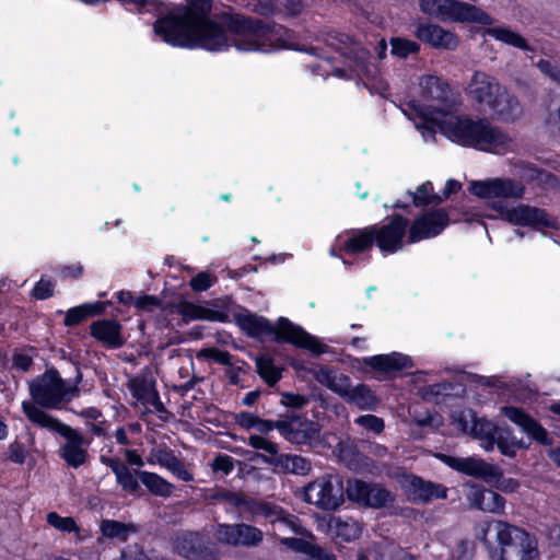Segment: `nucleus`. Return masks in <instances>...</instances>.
Segmentation results:
<instances>
[{
	"label": "nucleus",
	"instance_id": "nucleus-25",
	"mask_svg": "<svg viewBox=\"0 0 560 560\" xmlns=\"http://www.w3.org/2000/svg\"><path fill=\"white\" fill-rule=\"evenodd\" d=\"M210 500L225 503L235 509L240 516L248 515L252 517L258 499L247 495L242 491L233 492L225 489H217L210 495Z\"/></svg>",
	"mask_w": 560,
	"mask_h": 560
},
{
	"label": "nucleus",
	"instance_id": "nucleus-14",
	"mask_svg": "<svg viewBox=\"0 0 560 560\" xmlns=\"http://www.w3.org/2000/svg\"><path fill=\"white\" fill-rule=\"evenodd\" d=\"M346 491L349 500L365 508L382 509L390 506L395 501V493L389 489L359 479L348 481Z\"/></svg>",
	"mask_w": 560,
	"mask_h": 560
},
{
	"label": "nucleus",
	"instance_id": "nucleus-13",
	"mask_svg": "<svg viewBox=\"0 0 560 560\" xmlns=\"http://www.w3.org/2000/svg\"><path fill=\"white\" fill-rule=\"evenodd\" d=\"M494 529L500 548L489 547L491 560H504L505 546H514L516 556L538 551L536 539L525 530L502 521L495 522Z\"/></svg>",
	"mask_w": 560,
	"mask_h": 560
},
{
	"label": "nucleus",
	"instance_id": "nucleus-20",
	"mask_svg": "<svg viewBox=\"0 0 560 560\" xmlns=\"http://www.w3.org/2000/svg\"><path fill=\"white\" fill-rule=\"evenodd\" d=\"M278 430L291 443L306 444L318 435V425L299 416L278 420Z\"/></svg>",
	"mask_w": 560,
	"mask_h": 560
},
{
	"label": "nucleus",
	"instance_id": "nucleus-38",
	"mask_svg": "<svg viewBox=\"0 0 560 560\" xmlns=\"http://www.w3.org/2000/svg\"><path fill=\"white\" fill-rule=\"evenodd\" d=\"M343 399L351 405L357 406L359 409L372 410L378 404L376 396L364 384H359L354 387L350 385Z\"/></svg>",
	"mask_w": 560,
	"mask_h": 560
},
{
	"label": "nucleus",
	"instance_id": "nucleus-45",
	"mask_svg": "<svg viewBox=\"0 0 560 560\" xmlns=\"http://www.w3.org/2000/svg\"><path fill=\"white\" fill-rule=\"evenodd\" d=\"M545 127L551 135L560 137V95L552 96L547 105Z\"/></svg>",
	"mask_w": 560,
	"mask_h": 560
},
{
	"label": "nucleus",
	"instance_id": "nucleus-5",
	"mask_svg": "<svg viewBox=\"0 0 560 560\" xmlns=\"http://www.w3.org/2000/svg\"><path fill=\"white\" fill-rule=\"evenodd\" d=\"M23 411L33 423L59 433L65 438V443L60 446V457L72 468H79L84 465L89 458L88 447L91 440L85 439L80 432L58 419L49 416L30 401L22 404Z\"/></svg>",
	"mask_w": 560,
	"mask_h": 560
},
{
	"label": "nucleus",
	"instance_id": "nucleus-57",
	"mask_svg": "<svg viewBox=\"0 0 560 560\" xmlns=\"http://www.w3.org/2000/svg\"><path fill=\"white\" fill-rule=\"evenodd\" d=\"M475 551V544L469 539H462L458 541L454 555L458 560H467L472 557Z\"/></svg>",
	"mask_w": 560,
	"mask_h": 560
},
{
	"label": "nucleus",
	"instance_id": "nucleus-8",
	"mask_svg": "<svg viewBox=\"0 0 560 560\" xmlns=\"http://www.w3.org/2000/svg\"><path fill=\"white\" fill-rule=\"evenodd\" d=\"M422 100L427 103L420 113L438 116H452L451 112L458 105L450 85L435 75H422L419 79Z\"/></svg>",
	"mask_w": 560,
	"mask_h": 560
},
{
	"label": "nucleus",
	"instance_id": "nucleus-33",
	"mask_svg": "<svg viewBox=\"0 0 560 560\" xmlns=\"http://www.w3.org/2000/svg\"><path fill=\"white\" fill-rule=\"evenodd\" d=\"M327 44L339 50L342 55L353 58L359 63H363L369 57V51L346 34H330L327 38Z\"/></svg>",
	"mask_w": 560,
	"mask_h": 560
},
{
	"label": "nucleus",
	"instance_id": "nucleus-29",
	"mask_svg": "<svg viewBox=\"0 0 560 560\" xmlns=\"http://www.w3.org/2000/svg\"><path fill=\"white\" fill-rule=\"evenodd\" d=\"M311 373L320 385L327 387L335 394L339 395L341 398L347 395V390L351 385L350 378L347 375L338 373L328 368L319 366L313 369Z\"/></svg>",
	"mask_w": 560,
	"mask_h": 560
},
{
	"label": "nucleus",
	"instance_id": "nucleus-46",
	"mask_svg": "<svg viewBox=\"0 0 560 560\" xmlns=\"http://www.w3.org/2000/svg\"><path fill=\"white\" fill-rule=\"evenodd\" d=\"M432 184L427 182L418 187L417 191L413 194V203L417 207L425 206V205H440L443 201V198L438 194H432Z\"/></svg>",
	"mask_w": 560,
	"mask_h": 560
},
{
	"label": "nucleus",
	"instance_id": "nucleus-4",
	"mask_svg": "<svg viewBox=\"0 0 560 560\" xmlns=\"http://www.w3.org/2000/svg\"><path fill=\"white\" fill-rule=\"evenodd\" d=\"M236 323L248 336L260 337L265 334H275L277 339L306 349L316 355L324 353L327 348L317 338L307 334L302 327L292 324L284 317L279 318L276 326H271L264 317L253 314H243L236 316Z\"/></svg>",
	"mask_w": 560,
	"mask_h": 560
},
{
	"label": "nucleus",
	"instance_id": "nucleus-27",
	"mask_svg": "<svg viewBox=\"0 0 560 560\" xmlns=\"http://www.w3.org/2000/svg\"><path fill=\"white\" fill-rule=\"evenodd\" d=\"M458 423L464 432L481 440L482 444L488 443L493 438L497 428L487 420H477L471 410L462 412L458 417Z\"/></svg>",
	"mask_w": 560,
	"mask_h": 560
},
{
	"label": "nucleus",
	"instance_id": "nucleus-9",
	"mask_svg": "<svg viewBox=\"0 0 560 560\" xmlns=\"http://www.w3.org/2000/svg\"><path fill=\"white\" fill-rule=\"evenodd\" d=\"M213 536L219 545L230 548L255 549L265 540V534L259 527L244 522L219 523L214 527Z\"/></svg>",
	"mask_w": 560,
	"mask_h": 560
},
{
	"label": "nucleus",
	"instance_id": "nucleus-17",
	"mask_svg": "<svg viewBox=\"0 0 560 560\" xmlns=\"http://www.w3.org/2000/svg\"><path fill=\"white\" fill-rule=\"evenodd\" d=\"M408 220L401 215H395L387 224L373 225V233L378 248L383 252L394 253L402 249V237L406 233Z\"/></svg>",
	"mask_w": 560,
	"mask_h": 560
},
{
	"label": "nucleus",
	"instance_id": "nucleus-43",
	"mask_svg": "<svg viewBox=\"0 0 560 560\" xmlns=\"http://www.w3.org/2000/svg\"><path fill=\"white\" fill-rule=\"evenodd\" d=\"M256 368L259 376L273 386L281 378V370L273 364L271 357L262 354L256 359Z\"/></svg>",
	"mask_w": 560,
	"mask_h": 560
},
{
	"label": "nucleus",
	"instance_id": "nucleus-21",
	"mask_svg": "<svg viewBox=\"0 0 560 560\" xmlns=\"http://www.w3.org/2000/svg\"><path fill=\"white\" fill-rule=\"evenodd\" d=\"M444 462L453 469L472 476L481 478L486 481H492L499 479L502 474L501 470L492 464L485 462L481 458L476 457H452L444 456Z\"/></svg>",
	"mask_w": 560,
	"mask_h": 560
},
{
	"label": "nucleus",
	"instance_id": "nucleus-40",
	"mask_svg": "<svg viewBox=\"0 0 560 560\" xmlns=\"http://www.w3.org/2000/svg\"><path fill=\"white\" fill-rule=\"evenodd\" d=\"M137 475L148 490L155 495L168 498L174 491L172 483L154 472L137 471Z\"/></svg>",
	"mask_w": 560,
	"mask_h": 560
},
{
	"label": "nucleus",
	"instance_id": "nucleus-54",
	"mask_svg": "<svg viewBox=\"0 0 560 560\" xmlns=\"http://www.w3.org/2000/svg\"><path fill=\"white\" fill-rule=\"evenodd\" d=\"M355 423L374 433H381L384 430L383 419L373 415L360 416L355 419Z\"/></svg>",
	"mask_w": 560,
	"mask_h": 560
},
{
	"label": "nucleus",
	"instance_id": "nucleus-55",
	"mask_svg": "<svg viewBox=\"0 0 560 560\" xmlns=\"http://www.w3.org/2000/svg\"><path fill=\"white\" fill-rule=\"evenodd\" d=\"M199 355L205 358L212 359L213 361L223 364L230 365L232 364V357L228 351H223L217 348H207L200 351Z\"/></svg>",
	"mask_w": 560,
	"mask_h": 560
},
{
	"label": "nucleus",
	"instance_id": "nucleus-58",
	"mask_svg": "<svg viewBox=\"0 0 560 560\" xmlns=\"http://www.w3.org/2000/svg\"><path fill=\"white\" fill-rule=\"evenodd\" d=\"M536 67L552 81L560 82V70L549 60L541 59L536 63Z\"/></svg>",
	"mask_w": 560,
	"mask_h": 560
},
{
	"label": "nucleus",
	"instance_id": "nucleus-52",
	"mask_svg": "<svg viewBox=\"0 0 560 560\" xmlns=\"http://www.w3.org/2000/svg\"><path fill=\"white\" fill-rule=\"evenodd\" d=\"M376 560H415V558L394 544H386L380 547Z\"/></svg>",
	"mask_w": 560,
	"mask_h": 560
},
{
	"label": "nucleus",
	"instance_id": "nucleus-56",
	"mask_svg": "<svg viewBox=\"0 0 560 560\" xmlns=\"http://www.w3.org/2000/svg\"><path fill=\"white\" fill-rule=\"evenodd\" d=\"M7 457L11 462L22 465L25 463L26 450L23 446V444L15 441L10 444V446L8 448Z\"/></svg>",
	"mask_w": 560,
	"mask_h": 560
},
{
	"label": "nucleus",
	"instance_id": "nucleus-63",
	"mask_svg": "<svg viewBox=\"0 0 560 560\" xmlns=\"http://www.w3.org/2000/svg\"><path fill=\"white\" fill-rule=\"evenodd\" d=\"M307 398L303 395L285 393L282 395L281 402L287 407L302 408L307 404Z\"/></svg>",
	"mask_w": 560,
	"mask_h": 560
},
{
	"label": "nucleus",
	"instance_id": "nucleus-51",
	"mask_svg": "<svg viewBox=\"0 0 560 560\" xmlns=\"http://www.w3.org/2000/svg\"><path fill=\"white\" fill-rule=\"evenodd\" d=\"M390 44L392 54L399 58H406L407 56L419 51V45L416 42L406 38H392Z\"/></svg>",
	"mask_w": 560,
	"mask_h": 560
},
{
	"label": "nucleus",
	"instance_id": "nucleus-34",
	"mask_svg": "<svg viewBox=\"0 0 560 560\" xmlns=\"http://www.w3.org/2000/svg\"><path fill=\"white\" fill-rule=\"evenodd\" d=\"M365 364L381 372H392L408 369L412 365L411 359L401 353L381 354L368 358Z\"/></svg>",
	"mask_w": 560,
	"mask_h": 560
},
{
	"label": "nucleus",
	"instance_id": "nucleus-1",
	"mask_svg": "<svg viewBox=\"0 0 560 560\" xmlns=\"http://www.w3.org/2000/svg\"><path fill=\"white\" fill-rule=\"evenodd\" d=\"M187 7L156 21L154 32L174 46H200L221 50L233 44L237 49H259L269 26L243 15H224L211 21V0H186Z\"/></svg>",
	"mask_w": 560,
	"mask_h": 560
},
{
	"label": "nucleus",
	"instance_id": "nucleus-12",
	"mask_svg": "<svg viewBox=\"0 0 560 560\" xmlns=\"http://www.w3.org/2000/svg\"><path fill=\"white\" fill-rule=\"evenodd\" d=\"M174 551L187 560H219L220 552L206 534L198 530L177 532L173 539Z\"/></svg>",
	"mask_w": 560,
	"mask_h": 560
},
{
	"label": "nucleus",
	"instance_id": "nucleus-16",
	"mask_svg": "<svg viewBox=\"0 0 560 560\" xmlns=\"http://www.w3.org/2000/svg\"><path fill=\"white\" fill-rule=\"evenodd\" d=\"M503 86L495 77L476 70L466 86V93L476 104L489 107Z\"/></svg>",
	"mask_w": 560,
	"mask_h": 560
},
{
	"label": "nucleus",
	"instance_id": "nucleus-26",
	"mask_svg": "<svg viewBox=\"0 0 560 560\" xmlns=\"http://www.w3.org/2000/svg\"><path fill=\"white\" fill-rule=\"evenodd\" d=\"M467 499L472 508L483 512L502 513L504 510L505 501L503 497L478 486L469 488Z\"/></svg>",
	"mask_w": 560,
	"mask_h": 560
},
{
	"label": "nucleus",
	"instance_id": "nucleus-50",
	"mask_svg": "<svg viewBox=\"0 0 560 560\" xmlns=\"http://www.w3.org/2000/svg\"><path fill=\"white\" fill-rule=\"evenodd\" d=\"M248 445H250L253 448L266 452L268 455L264 456L267 458H279L278 445L261 435H250L248 438Z\"/></svg>",
	"mask_w": 560,
	"mask_h": 560
},
{
	"label": "nucleus",
	"instance_id": "nucleus-30",
	"mask_svg": "<svg viewBox=\"0 0 560 560\" xmlns=\"http://www.w3.org/2000/svg\"><path fill=\"white\" fill-rule=\"evenodd\" d=\"M147 460L151 464H160L184 481H191L194 479L192 475L185 468L184 464L170 450H152Z\"/></svg>",
	"mask_w": 560,
	"mask_h": 560
},
{
	"label": "nucleus",
	"instance_id": "nucleus-18",
	"mask_svg": "<svg viewBox=\"0 0 560 560\" xmlns=\"http://www.w3.org/2000/svg\"><path fill=\"white\" fill-rule=\"evenodd\" d=\"M450 218L445 209L428 211L418 218L409 229V242L415 243L439 235L448 224Z\"/></svg>",
	"mask_w": 560,
	"mask_h": 560
},
{
	"label": "nucleus",
	"instance_id": "nucleus-3",
	"mask_svg": "<svg viewBox=\"0 0 560 560\" xmlns=\"http://www.w3.org/2000/svg\"><path fill=\"white\" fill-rule=\"evenodd\" d=\"M262 516L268 520L271 536L280 546L299 552L300 549L314 534L303 525L301 518L281 506L258 500L252 517Z\"/></svg>",
	"mask_w": 560,
	"mask_h": 560
},
{
	"label": "nucleus",
	"instance_id": "nucleus-7",
	"mask_svg": "<svg viewBox=\"0 0 560 560\" xmlns=\"http://www.w3.org/2000/svg\"><path fill=\"white\" fill-rule=\"evenodd\" d=\"M31 396L42 407L55 409L78 396L77 385L68 386L56 370H48L30 385Z\"/></svg>",
	"mask_w": 560,
	"mask_h": 560
},
{
	"label": "nucleus",
	"instance_id": "nucleus-61",
	"mask_svg": "<svg viewBox=\"0 0 560 560\" xmlns=\"http://www.w3.org/2000/svg\"><path fill=\"white\" fill-rule=\"evenodd\" d=\"M213 470L223 471L225 475L230 474L233 468V459L229 455H218L212 462Z\"/></svg>",
	"mask_w": 560,
	"mask_h": 560
},
{
	"label": "nucleus",
	"instance_id": "nucleus-59",
	"mask_svg": "<svg viewBox=\"0 0 560 560\" xmlns=\"http://www.w3.org/2000/svg\"><path fill=\"white\" fill-rule=\"evenodd\" d=\"M212 284V278L208 272H200L190 280V287L194 291H205Z\"/></svg>",
	"mask_w": 560,
	"mask_h": 560
},
{
	"label": "nucleus",
	"instance_id": "nucleus-49",
	"mask_svg": "<svg viewBox=\"0 0 560 560\" xmlns=\"http://www.w3.org/2000/svg\"><path fill=\"white\" fill-rule=\"evenodd\" d=\"M315 537L307 539L299 553H304L313 560H336V556L315 542Z\"/></svg>",
	"mask_w": 560,
	"mask_h": 560
},
{
	"label": "nucleus",
	"instance_id": "nucleus-48",
	"mask_svg": "<svg viewBox=\"0 0 560 560\" xmlns=\"http://www.w3.org/2000/svg\"><path fill=\"white\" fill-rule=\"evenodd\" d=\"M243 4L259 15H271L278 13V0H242Z\"/></svg>",
	"mask_w": 560,
	"mask_h": 560
},
{
	"label": "nucleus",
	"instance_id": "nucleus-41",
	"mask_svg": "<svg viewBox=\"0 0 560 560\" xmlns=\"http://www.w3.org/2000/svg\"><path fill=\"white\" fill-rule=\"evenodd\" d=\"M102 536L108 539L126 541L128 536L137 532L133 524L122 523L114 520H103L100 525Z\"/></svg>",
	"mask_w": 560,
	"mask_h": 560
},
{
	"label": "nucleus",
	"instance_id": "nucleus-32",
	"mask_svg": "<svg viewBox=\"0 0 560 560\" xmlns=\"http://www.w3.org/2000/svg\"><path fill=\"white\" fill-rule=\"evenodd\" d=\"M264 463L273 465L283 472H291L296 475H307L312 469L311 462L299 455H279V458H267L261 454H257Z\"/></svg>",
	"mask_w": 560,
	"mask_h": 560
},
{
	"label": "nucleus",
	"instance_id": "nucleus-37",
	"mask_svg": "<svg viewBox=\"0 0 560 560\" xmlns=\"http://www.w3.org/2000/svg\"><path fill=\"white\" fill-rule=\"evenodd\" d=\"M494 445L498 446L503 455L514 457L516 454L515 448L520 446V443L512 435L509 428L497 427L493 438H491L488 443L481 444L486 451H492Z\"/></svg>",
	"mask_w": 560,
	"mask_h": 560
},
{
	"label": "nucleus",
	"instance_id": "nucleus-42",
	"mask_svg": "<svg viewBox=\"0 0 560 560\" xmlns=\"http://www.w3.org/2000/svg\"><path fill=\"white\" fill-rule=\"evenodd\" d=\"M105 308L104 303L97 302L92 304H83L73 308H70L66 315L65 324L67 326H74L83 322L90 316H94L103 313Z\"/></svg>",
	"mask_w": 560,
	"mask_h": 560
},
{
	"label": "nucleus",
	"instance_id": "nucleus-15",
	"mask_svg": "<svg viewBox=\"0 0 560 560\" xmlns=\"http://www.w3.org/2000/svg\"><path fill=\"white\" fill-rule=\"evenodd\" d=\"M470 191L480 198L521 199L525 187L521 182L511 178H493L471 183Z\"/></svg>",
	"mask_w": 560,
	"mask_h": 560
},
{
	"label": "nucleus",
	"instance_id": "nucleus-19",
	"mask_svg": "<svg viewBox=\"0 0 560 560\" xmlns=\"http://www.w3.org/2000/svg\"><path fill=\"white\" fill-rule=\"evenodd\" d=\"M415 36L435 49L455 50L459 46L458 35L434 23H420L416 26Z\"/></svg>",
	"mask_w": 560,
	"mask_h": 560
},
{
	"label": "nucleus",
	"instance_id": "nucleus-2",
	"mask_svg": "<svg viewBox=\"0 0 560 560\" xmlns=\"http://www.w3.org/2000/svg\"><path fill=\"white\" fill-rule=\"evenodd\" d=\"M422 122L416 127L424 141L435 140L436 128L451 141L478 150L504 153L511 148L512 139L487 119L472 120L466 116H438L420 113Z\"/></svg>",
	"mask_w": 560,
	"mask_h": 560
},
{
	"label": "nucleus",
	"instance_id": "nucleus-24",
	"mask_svg": "<svg viewBox=\"0 0 560 560\" xmlns=\"http://www.w3.org/2000/svg\"><path fill=\"white\" fill-rule=\"evenodd\" d=\"M502 413L512 422L522 428L532 439L541 445H551L552 439L548 432L529 415L525 413L522 409L516 407H502Z\"/></svg>",
	"mask_w": 560,
	"mask_h": 560
},
{
	"label": "nucleus",
	"instance_id": "nucleus-28",
	"mask_svg": "<svg viewBox=\"0 0 560 560\" xmlns=\"http://www.w3.org/2000/svg\"><path fill=\"white\" fill-rule=\"evenodd\" d=\"M493 24L494 22L491 25H488L489 27L483 31V35L525 52L534 51V48L522 34L513 31L509 26Z\"/></svg>",
	"mask_w": 560,
	"mask_h": 560
},
{
	"label": "nucleus",
	"instance_id": "nucleus-31",
	"mask_svg": "<svg viewBox=\"0 0 560 560\" xmlns=\"http://www.w3.org/2000/svg\"><path fill=\"white\" fill-rule=\"evenodd\" d=\"M91 335L109 348H120L125 342L120 334V325L115 320L93 323Z\"/></svg>",
	"mask_w": 560,
	"mask_h": 560
},
{
	"label": "nucleus",
	"instance_id": "nucleus-47",
	"mask_svg": "<svg viewBox=\"0 0 560 560\" xmlns=\"http://www.w3.org/2000/svg\"><path fill=\"white\" fill-rule=\"evenodd\" d=\"M128 388L132 396L140 401H143L154 390L153 385L144 377L137 376L128 382Z\"/></svg>",
	"mask_w": 560,
	"mask_h": 560
},
{
	"label": "nucleus",
	"instance_id": "nucleus-23",
	"mask_svg": "<svg viewBox=\"0 0 560 560\" xmlns=\"http://www.w3.org/2000/svg\"><path fill=\"white\" fill-rule=\"evenodd\" d=\"M499 120L513 122L523 116V106L508 86H503L488 107Z\"/></svg>",
	"mask_w": 560,
	"mask_h": 560
},
{
	"label": "nucleus",
	"instance_id": "nucleus-62",
	"mask_svg": "<svg viewBox=\"0 0 560 560\" xmlns=\"http://www.w3.org/2000/svg\"><path fill=\"white\" fill-rule=\"evenodd\" d=\"M451 386L448 384H433L420 389L422 397L427 400H432L444 392L448 390Z\"/></svg>",
	"mask_w": 560,
	"mask_h": 560
},
{
	"label": "nucleus",
	"instance_id": "nucleus-35",
	"mask_svg": "<svg viewBox=\"0 0 560 560\" xmlns=\"http://www.w3.org/2000/svg\"><path fill=\"white\" fill-rule=\"evenodd\" d=\"M103 462L112 468L117 482L124 490L130 493H136L140 490L138 470L131 471L124 463L116 458H103Z\"/></svg>",
	"mask_w": 560,
	"mask_h": 560
},
{
	"label": "nucleus",
	"instance_id": "nucleus-64",
	"mask_svg": "<svg viewBox=\"0 0 560 560\" xmlns=\"http://www.w3.org/2000/svg\"><path fill=\"white\" fill-rule=\"evenodd\" d=\"M54 284L51 281L40 280L33 290V295L38 300H44L52 295Z\"/></svg>",
	"mask_w": 560,
	"mask_h": 560
},
{
	"label": "nucleus",
	"instance_id": "nucleus-39",
	"mask_svg": "<svg viewBox=\"0 0 560 560\" xmlns=\"http://www.w3.org/2000/svg\"><path fill=\"white\" fill-rule=\"evenodd\" d=\"M328 525L336 537H339L345 541L358 539L362 532L361 524L353 518L342 520L341 517H331Z\"/></svg>",
	"mask_w": 560,
	"mask_h": 560
},
{
	"label": "nucleus",
	"instance_id": "nucleus-11",
	"mask_svg": "<svg viewBox=\"0 0 560 560\" xmlns=\"http://www.w3.org/2000/svg\"><path fill=\"white\" fill-rule=\"evenodd\" d=\"M492 208L504 221L513 225L530 226L536 230L557 228L556 219L544 209L537 207L525 203L510 207L501 201H497L493 202Z\"/></svg>",
	"mask_w": 560,
	"mask_h": 560
},
{
	"label": "nucleus",
	"instance_id": "nucleus-22",
	"mask_svg": "<svg viewBox=\"0 0 560 560\" xmlns=\"http://www.w3.org/2000/svg\"><path fill=\"white\" fill-rule=\"evenodd\" d=\"M402 486L409 497L416 502H429L433 499H445L447 489L442 485L423 480L420 477L408 475L404 477Z\"/></svg>",
	"mask_w": 560,
	"mask_h": 560
},
{
	"label": "nucleus",
	"instance_id": "nucleus-6",
	"mask_svg": "<svg viewBox=\"0 0 560 560\" xmlns=\"http://www.w3.org/2000/svg\"><path fill=\"white\" fill-rule=\"evenodd\" d=\"M420 11L440 21L491 25V18L481 8L460 0H418Z\"/></svg>",
	"mask_w": 560,
	"mask_h": 560
},
{
	"label": "nucleus",
	"instance_id": "nucleus-10",
	"mask_svg": "<svg viewBox=\"0 0 560 560\" xmlns=\"http://www.w3.org/2000/svg\"><path fill=\"white\" fill-rule=\"evenodd\" d=\"M303 499L325 511L337 510L343 503V486L338 476L326 475L304 487Z\"/></svg>",
	"mask_w": 560,
	"mask_h": 560
},
{
	"label": "nucleus",
	"instance_id": "nucleus-53",
	"mask_svg": "<svg viewBox=\"0 0 560 560\" xmlns=\"http://www.w3.org/2000/svg\"><path fill=\"white\" fill-rule=\"evenodd\" d=\"M47 523L61 532H78L79 528L73 517H62L55 512L47 514Z\"/></svg>",
	"mask_w": 560,
	"mask_h": 560
},
{
	"label": "nucleus",
	"instance_id": "nucleus-60",
	"mask_svg": "<svg viewBox=\"0 0 560 560\" xmlns=\"http://www.w3.org/2000/svg\"><path fill=\"white\" fill-rule=\"evenodd\" d=\"M161 305V301L152 295H142L135 300V306L139 310L151 312Z\"/></svg>",
	"mask_w": 560,
	"mask_h": 560
},
{
	"label": "nucleus",
	"instance_id": "nucleus-36",
	"mask_svg": "<svg viewBox=\"0 0 560 560\" xmlns=\"http://www.w3.org/2000/svg\"><path fill=\"white\" fill-rule=\"evenodd\" d=\"M177 312L187 320L205 319L209 322H224L226 315L222 312L210 310L191 302L183 301L176 305Z\"/></svg>",
	"mask_w": 560,
	"mask_h": 560
},
{
	"label": "nucleus",
	"instance_id": "nucleus-44",
	"mask_svg": "<svg viewBox=\"0 0 560 560\" xmlns=\"http://www.w3.org/2000/svg\"><path fill=\"white\" fill-rule=\"evenodd\" d=\"M374 241L375 237L371 226L350 237L345 244V249L350 253H362L371 248Z\"/></svg>",
	"mask_w": 560,
	"mask_h": 560
}]
</instances>
